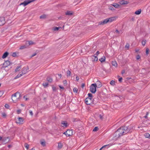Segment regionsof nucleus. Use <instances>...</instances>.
<instances>
[{
  "label": "nucleus",
  "mask_w": 150,
  "mask_h": 150,
  "mask_svg": "<svg viewBox=\"0 0 150 150\" xmlns=\"http://www.w3.org/2000/svg\"><path fill=\"white\" fill-rule=\"evenodd\" d=\"M132 127L131 126H122L119 128L113 135L117 139L127 133H130L132 132Z\"/></svg>",
  "instance_id": "nucleus-1"
},
{
  "label": "nucleus",
  "mask_w": 150,
  "mask_h": 150,
  "mask_svg": "<svg viewBox=\"0 0 150 150\" xmlns=\"http://www.w3.org/2000/svg\"><path fill=\"white\" fill-rule=\"evenodd\" d=\"M21 97V94L19 92H17L11 96V98L13 102L16 103L19 100Z\"/></svg>",
  "instance_id": "nucleus-2"
},
{
  "label": "nucleus",
  "mask_w": 150,
  "mask_h": 150,
  "mask_svg": "<svg viewBox=\"0 0 150 150\" xmlns=\"http://www.w3.org/2000/svg\"><path fill=\"white\" fill-rule=\"evenodd\" d=\"M28 69V67H24L22 69V71L19 73L15 78H17L20 77L26 74L27 72Z\"/></svg>",
  "instance_id": "nucleus-3"
},
{
  "label": "nucleus",
  "mask_w": 150,
  "mask_h": 150,
  "mask_svg": "<svg viewBox=\"0 0 150 150\" xmlns=\"http://www.w3.org/2000/svg\"><path fill=\"white\" fill-rule=\"evenodd\" d=\"M96 83L92 84L90 87V91L92 93H94L96 91Z\"/></svg>",
  "instance_id": "nucleus-4"
},
{
  "label": "nucleus",
  "mask_w": 150,
  "mask_h": 150,
  "mask_svg": "<svg viewBox=\"0 0 150 150\" xmlns=\"http://www.w3.org/2000/svg\"><path fill=\"white\" fill-rule=\"evenodd\" d=\"M10 140V138L8 137H4L2 140V143L3 144H5L8 143Z\"/></svg>",
  "instance_id": "nucleus-5"
},
{
  "label": "nucleus",
  "mask_w": 150,
  "mask_h": 150,
  "mask_svg": "<svg viewBox=\"0 0 150 150\" xmlns=\"http://www.w3.org/2000/svg\"><path fill=\"white\" fill-rule=\"evenodd\" d=\"M32 1H30L29 0H25L23 2L21 3L20 4V5H23L25 6Z\"/></svg>",
  "instance_id": "nucleus-6"
},
{
  "label": "nucleus",
  "mask_w": 150,
  "mask_h": 150,
  "mask_svg": "<svg viewBox=\"0 0 150 150\" xmlns=\"http://www.w3.org/2000/svg\"><path fill=\"white\" fill-rule=\"evenodd\" d=\"M69 125L66 121H62L61 122V126L64 127H67Z\"/></svg>",
  "instance_id": "nucleus-7"
},
{
  "label": "nucleus",
  "mask_w": 150,
  "mask_h": 150,
  "mask_svg": "<svg viewBox=\"0 0 150 150\" xmlns=\"http://www.w3.org/2000/svg\"><path fill=\"white\" fill-rule=\"evenodd\" d=\"M92 99L87 98L85 100V102L87 105H90L92 103Z\"/></svg>",
  "instance_id": "nucleus-8"
},
{
  "label": "nucleus",
  "mask_w": 150,
  "mask_h": 150,
  "mask_svg": "<svg viewBox=\"0 0 150 150\" xmlns=\"http://www.w3.org/2000/svg\"><path fill=\"white\" fill-rule=\"evenodd\" d=\"M10 64V61L8 60H6L3 64V66L2 68H6Z\"/></svg>",
  "instance_id": "nucleus-9"
},
{
  "label": "nucleus",
  "mask_w": 150,
  "mask_h": 150,
  "mask_svg": "<svg viewBox=\"0 0 150 150\" xmlns=\"http://www.w3.org/2000/svg\"><path fill=\"white\" fill-rule=\"evenodd\" d=\"M5 23V20L4 17H0V26L2 25Z\"/></svg>",
  "instance_id": "nucleus-10"
},
{
  "label": "nucleus",
  "mask_w": 150,
  "mask_h": 150,
  "mask_svg": "<svg viewBox=\"0 0 150 150\" xmlns=\"http://www.w3.org/2000/svg\"><path fill=\"white\" fill-rule=\"evenodd\" d=\"M108 23V20L107 18L99 22V24L103 25L107 23Z\"/></svg>",
  "instance_id": "nucleus-11"
},
{
  "label": "nucleus",
  "mask_w": 150,
  "mask_h": 150,
  "mask_svg": "<svg viewBox=\"0 0 150 150\" xmlns=\"http://www.w3.org/2000/svg\"><path fill=\"white\" fill-rule=\"evenodd\" d=\"M18 118V121L17 122V123L22 124L23 121V118L22 117H19Z\"/></svg>",
  "instance_id": "nucleus-12"
},
{
  "label": "nucleus",
  "mask_w": 150,
  "mask_h": 150,
  "mask_svg": "<svg viewBox=\"0 0 150 150\" xmlns=\"http://www.w3.org/2000/svg\"><path fill=\"white\" fill-rule=\"evenodd\" d=\"M129 2L127 1L121 0L119 2L120 4L121 5H125L128 4Z\"/></svg>",
  "instance_id": "nucleus-13"
},
{
  "label": "nucleus",
  "mask_w": 150,
  "mask_h": 150,
  "mask_svg": "<svg viewBox=\"0 0 150 150\" xmlns=\"http://www.w3.org/2000/svg\"><path fill=\"white\" fill-rule=\"evenodd\" d=\"M108 20V23H111L112 21L115 20L116 19V18L115 17H112L108 18H107Z\"/></svg>",
  "instance_id": "nucleus-14"
},
{
  "label": "nucleus",
  "mask_w": 150,
  "mask_h": 150,
  "mask_svg": "<svg viewBox=\"0 0 150 150\" xmlns=\"http://www.w3.org/2000/svg\"><path fill=\"white\" fill-rule=\"evenodd\" d=\"M72 131L71 130H67V134L68 137H70L72 135Z\"/></svg>",
  "instance_id": "nucleus-15"
},
{
  "label": "nucleus",
  "mask_w": 150,
  "mask_h": 150,
  "mask_svg": "<svg viewBox=\"0 0 150 150\" xmlns=\"http://www.w3.org/2000/svg\"><path fill=\"white\" fill-rule=\"evenodd\" d=\"M111 146L110 145L109 146V144H107L106 145H105L103 146L99 150H104L105 149H107L108 147H109L110 146Z\"/></svg>",
  "instance_id": "nucleus-16"
},
{
  "label": "nucleus",
  "mask_w": 150,
  "mask_h": 150,
  "mask_svg": "<svg viewBox=\"0 0 150 150\" xmlns=\"http://www.w3.org/2000/svg\"><path fill=\"white\" fill-rule=\"evenodd\" d=\"M96 87L100 88L102 86L101 83L99 81H97L96 83Z\"/></svg>",
  "instance_id": "nucleus-17"
},
{
  "label": "nucleus",
  "mask_w": 150,
  "mask_h": 150,
  "mask_svg": "<svg viewBox=\"0 0 150 150\" xmlns=\"http://www.w3.org/2000/svg\"><path fill=\"white\" fill-rule=\"evenodd\" d=\"M8 54H9V53H8V52H5L3 54L2 57L3 59H4V58H6V57H7V56L8 55Z\"/></svg>",
  "instance_id": "nucleus-18"
},
{
  "label": "nucleus",
  "mask_w": 150,
  "mask_h": 150,
  "mask_svg": "<svg viewBox=\"0 0 150 150\" xmlns=\"http://www.w3.org/2000/svg\"><path fill=\"white\" fill-rule=\"evenodd\" d=\"M141 11H142L141 9H139L135 11V14L136 15H139L141 13Z\"/></svg>",
  "instance_id": "nucleus-19"
},
{
  "label": "nucleus",
  "mask_w": 150,
  "mask_h": 150,
  "mask_svg": "<svg viewBox=\"0 0 150 150\" xmlns=\"http://www.w3.org/2000/svg\"><path fill=\"white\" fill-rule=\"evenodd\" d=\"M66 15L70 16L72 15L73 13L70 11H67L65 13Z\"/></svg>",
  "instance_id": "nucleus-20"
},
{
  "label": "nucleus",
  "mask_w": 150,
  "mask_h": 150,
  "mask_svg": "<svg viewBox=\"0 0 150 150\" xmlns=\"http://www.w3.org/2000/svg\"><path fill=\"white\" fill-rule=\"evenodd\" d=\"M105 56L102 57L100 59H99L100 61L101 62H104L105 60Z\"/></svg>",
  "instance_id": "nucleus-21"
},
{
  "label": "nucleus",
  "mask_w": 150,
  "mask_h": 150,
  "mask_svg": "<svg viewBox=\"0 0 150 150\" xmlns=\"http://www.w3.org/2000/svg\"><path fill=\"white\" fill-rule=\"evenodd\" d=\"M47 81L50 82H51L52 81V79L50 77H47Z\"/></svg>",
  "instance_id": "nucleus-22"
},
{
  "label": "nucleus",
  "mask_w": 150,
  "mask_h": 150,
  "mask_svg": "<svg viewBox=\"0 0 150 150\" xmlns=\"http://www.w3.org/2000/svg\"><path fill=\"white\" fill-rule=\"evenodd\" d=\"M112 5L114 6L115 7L117 8H118L120 6L119 4L116 3L114 4L113 5Z\"/></svg>",
  "instance_id": "nucleus-23"
},
{
  "label": "nucleus",
  "mask_w": 150,
  "mask_h": 150,
  "mask_svg": "<svg viewBox=\"0 0 150 150\" xmlns=\"http://www.w3.org/2000/svg\"><path fill=\"white\" fill-rule=\"evenodd\" d=\"M144 136L146 138L150 139V134L148 133H146L145 134Z\"/></svg>",
  "instance_id": "nucleus-24"
},
{
  "label": "nucleus",
  "mask_w": 150,
  "mask_h": 150,
  "mask_svg": "<svg viewBox=\"0 0 150 150\" xmlns=\"http://www.w3.org/2000/svg\"><path fill=\"white\" fill-rule=\"evenodd\" d=\"M21 66H18L15 69L16 72H17L19 71L20 69H21Z\"/></svg>",
  "instance_id": "nucleus-25"
},
{
  "label": "nucleus",
  "mask_w": 150,
  "mask_h": 150,
  "mask_svg": "<svg viewBox=\"0 0 150 150\" xmlns=\"http://www.w3.org/2000/svg\"><path fill=\"white\" fill-rule=\"evenodd\" d=\"M98 100V99L97 98H94L93 99V103L94 104H95L96 103Z\"/></svg>",
  "instance_id": "nucleus-26"
},
{
  "label": "nucleus",
  "mask_w": 150,
  "mask_h": 150,
  "mask_svg": "<svg viewBox=\"0 0 150 150\" xmlns=\"http://www.w3.org/2000/svg\"><path fill=\"white\" fill-rule=\"evenodd\" d=\"M112 65L113 66H117V63L116 61H113L112 62Z\"/></svg>",
  "instance_id": "nucleus-27"
},
{
  "label": "nucleus",
  "mask_w": 150,
  "mask_h": 150,
  "mask_svg": "<svg viewBox=\"0 0 150 150\" xmlns=\"http://www.w3.org/2000/svg\"><path fill=\"white\" fill-rule=\"evenodd\" d=\"M146 42V40L145 39H144L142 40V44L144 46Z\"/></svg>",
  "instance_id": "nucleus-28"
},
{
  "label": "nucleus",
  "mask_w": 150,
  "mask_h": 150,
  "mask_svg": "<svg viewBox=\"0 0 150 150\" xmlns=\"http://www.w3.org/2000/svg\"><path fill=\"white\" fill-rule=\"evenodd\" d=\"M71 72L69 70L67 71V76H70L71 74Z\"/></svg>",
  "instance_id": "nucleus-29"
},
{
  "label": "nucleus",
  "mask_w": 150,
  "mask_h": 150,
  "mask_svg": "<svg viewBox=\"0 0 150 150\" xmlns=\"http://www.w3.org/2000/svg\"><path fill=\"white\" fill-rule=\"evenodd\" d=\"M46 17V16L45 15H43L40 16V18L41 19H45Z\"/></svg>",
  "instance_id": "nucleus-30"
},
{
  "label": "nucleus",
  "mask_w": 150,
  "mask_h": 150,
  "mask_svg": "<svg viewBox=\"0 0 150 150\" xmlns=\"http://www.w3.org/2000/svg\"><path fill=\"white\" fill-rule=\"evenodd\" d=\"M26 48V47L25 45H23L20 47L19 48L20 50H23Z\"/></svg>",
  "instance_id": "nucleus-31"
},
{
  "label": "nucleus",
  "mask_w": 150,
  "mask_h": 150,
  "mask_svg": "<svg viewBox=\"0 0 150 150\" xmlns=\"http://www.w3.org/2000/svg\"><path fill=\"white\" fill-rule=\"evenodd\" d=\"M110 83L111 85L113 86L115 85V81L113 80H112L110 81Z\"/></svg>",
  "instance_id": "nucleus-32"
},
{
  "label": "nucleus",
  "mask_w": 150,
  "mask_h": 150,
  "mask_svg": "<svg viewBox=\"0 0 150 150\" xmlns=\"http://www.w3.org/2000/svg\"><path fill=\"white\" fill-rule=\"evenodd\" d=\"M73 91L74 92L76 93L78 91L77 88L76 87L74 88L73 89Z\"/></svg>",
  "instance_id": "nucleus-33"
},
{
  "label": "nucleus",
  "mask_w": 150,
  "mask_h": 150,
  "mask_svg": "<svg viewBox=\"0 0 150 150\" xmlns=\"http://www.w3.org/2000/svg\"><path fill=\"white\" fill-rule=\"evenodd\" d=\"M48 84V83L47 82H45V83H43L42 84V85L45 87L47 86Z\"/></svg>",
  "instance_id": "nucleus-34"
},
{
  "label": "nucleus",
  "mask_w": 150,
  "mask_h": 150,
  "mask_svg": "<svg viewBox=\"0 0 150 150\" xmlns=\"http://www.w3.org/2000/svg\"><path fill=\"white\" fill-rule=\"evenodd\" d=\"M61 28V27H55L54 28V31L58 30L59 29V28Z\"/></svg>",
  "instance_id": "nucleus-35"
},
{
  "label": "nucleus",
  "mask_w": 150,
  "mask_h": 150,
  "mask_svg": "<svg viewBox=\"0 0 150 150\" xmlns=\"http://www.w3.org/2000/svg\"><path fill=\"white\" fill-rule=\"evenodd\" d=\"M88 96L89 97L88 98H90L91 99H92V94H91V93H88Z\"/></svg>",
  "instance_id": "nucleus-36"
},
{
  "label": "nucleus",
  "mask_w": 150,
  "mask_h": 150,
  "mask_svg": "<svg viewBox=\"0 0 150 150\" xmlns=\"http://www.w3.org/2000/svg\"><path fill=\"white\" fill-rule=\"evenodd\" d=\"M98 128L97 127H96L94 128V129L93 130V131H94V132L96 131H98Z\"/></svg>",
  "instance_id": "nucleus-37"
},
{
  "label": "nucleus",
  "mask_w": 150,
  "mask_h": 150,
  "mask_svg": "<svg viewBox=\"0 0 150 150\" xmlns=\"http://www.w3.org/2000/svg\"><path fill=\"white\" fill-rule=\"evenodd\" d=\"M62 145L61 143H58V147H59L60 148H62Z\"/></svg>",
  "instance_id": "nucleus-38"
},
{
  "label": "nucleus",
  "mask_w": 150,
  "mask_h": 150,
  "mask_svg": "<svg viewBox=\"0 0 150 150\" xmlns=\"http://www.w3.org/2000/svg\"><path fill=\"white\" fill-rule=\"evenodd\" d=\"M129 46V45L128 43H127L125 45V47L128 49Z\"/></svg>",
  "instance_id": "nucleus-39"
},
{
  "label": "nucleus",
  "mask_w": 150,
  "mask_h": 150,
  "mask_svg": "<svg viewBox=\"0 0 150 150\" xmlns=\"http://www.w3.org/2000/svg\"><path fill=\"white\" fill-rule=\"evenodd\" d=\"M12 56L13 57H15L16 56V52H13L12 53Z\"/></svg>",
  "instance_id": "nucleus-40"
},
{
  "label": "nucleus",
  "mask_w": 150,
  "mask_h": 150,
  "mask_svg": "<svg viewBox=\"0 0 150 150\" xmlns=\"http://www.w3.org/2000/svg\"><path fill=\"white\" fill-rule=\"evenodd\" d=\"M5 107L6 108L8 109L9 107V106L8 104H6L5 105Z\"/></svg>",
  "instance_id": "nucleus-41"
},
{
  "label": "nucleus",
  "mask_w": 150,
  "mask_h": 150,
  "mask_svg": "<svg viewBox=\"0 0 150 150\" xmlns=\"http://www.w3.org/2000/svg\"><path fill=\"white\" fill-rule=\"evenodd\" d=\"M52 89L53 91H56L57 90L56 87L54 86L52 87Z\"/></svg>",
  "instance_id": "nucleus-42"
},
{
  "label": "nucleus",
  "mask_w": 150,
  "mask_h": 150,
  "mask_svg": "<svg viewBox=\"0 0 150 150\" xmlns=\"http://www.w3.org/2000/svg\"><path fill=\"white\" fill-rule=\"evenodd\" d=\"M149 50L148 48H146V54H148L149 53Z\"/></svg>",
  "instance_id": "nucleus-43"
},
{
  "label": "nucleus",
  "mask_w": 150,
  "mask_h": 150,
  "mask_svg": "<svg viewBox=\"0 0 150 150\" xmlns=\"http://www.w3.org/2000/svg\"><path fill=\"white\" fill-rule=\"evenodd\" d=\"M2 116L4 117H5L6 116V114L5 113H3L2 114Z\"/></svg>",
  "instance_id": "nucleus-44"
},
{
  "label": "nucleus",
  "mask_w": 150,
  "mask_h": 150,
  "mask_svg": "<svg viewBox=\"0 0 150 150\" xmlns=\"http://www.w3.org/2000/svg\"><path fill=\"white\" fill-rule=\"evenodd\" d=\"M25 147L27 149H28L29 148V145L26 144L25 145Z\"/></svg>",
  "instance_id": "nucleus-45"
},
{
  "label": "nucleus",
  "mask_w": 150,
  "mask_h": 150,
  "mask_svg": "<svg viewBox=\"0 0 150 150\" xmlns=\"http://www.w3.org/2000/svg\"><path fill=\"white\" fill-rule=\"evenodd\" d=\"M109 9L110 10H114V8L112 6H110L109 7Z\"/></svg>",
  "instance_id": "nucleus-46"
},
{
  "label": "nucleus",
  "mask_w": 150,
  "mask_h": 150,
  "mask_svg": "<svg viewBox=\"0 0 150 150\" xmlns=\"http://www.w3.org/2000/svg\"><path fill=\"white\" fill-rule=\"evenodd\" d=\"M149 114V112H146V116H144V118H146V119L147 118V115H148Z\"/></svg>",
  "instance_id": "nucleus-47"
},
{
  "label": "nucleus",
  "mask_w": 150,
  "mask_h": 150,
  "mask_svg": "<svg viewBox=\"0 0 150 150\" xmlns=\"http://www.w3.org/2000/svg\"><path fill=\"white\" fill-rule=\"evenodd\" d=\"M41 144L42 145V146H45V142H41Z\"/></svg>",
  "instance_id": "nucleus-48"
},
{
  "label": "nucleus",
  "mask_w": 150,
  "mask_h": 150,
  "mask_svg": "<svg viewBox=\"0 0 150 150\" xmlns=\"http://www.w3.org/2000/svg\"><path fill=\"white\" fill-rule=\"evenodd\" d=\"M140 58V56L139 55H138L137 56L136 59L137 60H138Z\"/></svg>",
  "instance_id": "nucleus-49"
},
{
  "label": "nucleus",
  "mask_w": 150,
  "mask_h": 150,
  "mask_svg": "<svg viewBox=\"0 0 150 150\" xmlns=\"http://www.w3.org/2000/svg\"><path fill=\"white\" fill-rule=\"evenodd\" d=\"M29 113L30 115H31V116H33V113L32 112V111L31 110L29 111Z\"/></svg>",
  "instance_id": "nucleus-50"
},
{
  "label": "nucleus",
  "mask_w": 150,
  "mask_h": 150,
  "mask_svg": "<svg viewBox=\"0 0 150 150\" xmlns=\"http://www.w3.org/2000/svg\"><path fill=\"white\" fill-rule=\"evenodd\" d=\"M28 43L29 44V45H32L33 44V42L32 41H30L28 42Z\"/></svg>",
  "instance_id": "nucleus-51"
},
{
  "label": "nucleus",
  "mask_w": 150,
  "mask_h": 150,
  "mask_svg": "<svg viewBox=\"0 0 150 150\" xmlns=\"http://www.w3.org/2000/svg\"><path fill=\"white\" fill-rule=\"evenodd\" d=\"M122 79V77H120L119 79V81H120V82H121Z\"/></svg>",
  "instance_id": "nucleus-52"
},
{
  "label": "nucleus",
  "mask_w": 150,
  "mask_h": 150,
  "mask_svg": "<svg viewBox=\"0 0 150 150\" xmlns=\"http://www.w3.org/2000/svg\"><path fill=\"white\" fill-rule=\"evenodd\" d=\"M120 32L121 31H119L118 30L116 29V30H115V32L117 33H120Z\"/></svg>",
  "instance_id": "nucleus-53"
},
{
  "label": "nucleus",
  "mask_w": 150,
  "mask_h": 150,
  "mask_svg": "<svg viewBox=\"0 0 150 150\" xmlns=\"http://www.w3.org/2000/svg\"><path fill=\"white\" fill-rule=\"evenodd\" d=\"M67 130L66 131V132H64L63 133V134L65 135L67 137H68L67 135Z\"/></svg>",
  "instance_id": "nucleus-54"
},
{
  "label": "nucleus",
  "mask_w": 150,
  "mask_h": 150,
  "mask_svg": "<svg viewBox=\"0 0 150 150\" xmlns=\"http://www.w3.org/2000/svg\"><path fill=\"white\" fill-rule=\"evenodd\" d=\"M36 53H35L33 54L30 57L31 58H32L34 56H35L36 55Z\"/></svg>",
  "instance_id": "nucleus-55"
},
{
  "label": "nucleus",
  "mask_w": 150,
  "mask_h": 150,
  "mask_svg": "<svg viewBox=\"0 0 150 150\" xmlns=\"http://www.w3.org/2000/svg\"><path fill=\"white\" fill-rule=\"evenodd\" d=\"M4 92L3 91H0V96H1L3 94Z\"/></svg>",
  "instance_id": "nucleus-56"
},
{
  "label": "nucleus",
  "mask_w": 150,
  "mask_h": 150,
  "mask_svg": "<svg viewBox=\"0 0 150 150\" xmlns=\"http://www.w3.org/2000/svg\"><path fill=\"white\" fill-rule=\"evenodd\" d=\"M79 80V77L78 76H77L76 77V81H78Z\"/></svg>",
  "instance_id": "nucleus-57"
},
{
  "label": "nucleus",
  "mask_w": 150,
  "mask_h": 150,
  "mask_svg": "<svg viewBox=\"0 0 150 150\" xmlns=\"http://www.w3.org/2000/svg\"><path fill=\"white\" fill-rule=\"evenodd\" d=\"M98 59L97 57H95L94 59V61H96L98 60Z\"/></svg>",
  "instance_id": "nucleus-58"
},
{
  "label": "nucleus",
  "mask_w": 150,
  "mask_h": 150,
  "mask_svg": "<svg viewBox=\"0 0 150 150\" xmlns=\"http://www.w3.org/2000/svg\"><path fill=\"white\" fill-rule=\"evenodd\" d=\"M85 86V84L84 83H82L81 84V87L82 88H83Z\"/></svg>",
  "instance_id": "nucleus-59"
},
{
  "label": "nucleus",
  "mask_w": 150,
  "mask_h": 150,
  "mask_svg": "<svg viewBox=\"0 0 150 150\" xmlns=\"http://www.w3.org/2000/svg\"><path fill=\"white\" fill-rule=\"evenodd\" d=\"M99 117L100 119H102L103 118V116L101 115H99Z\"/></svg>",
  "instance_id": "nucleus-60"
},
{
  "label": "nucleus",
  "mask_w": 150,
  "mask_h": 150,
  "mask_svg": "<svg viewBox=\"0 0 150 150\" xmlns=\"http://www.w3.org/2000/svg\"><path fill=\"white\" fill-rule=\"evenodd\" d=\"M125 73V71L124 70H123L121 72V74H123Z\"/></svg>",
  "instance_id": "nucleus-61"
},
{
  "label": "nucleus",
  "mask_w": 150,
  "mask_h": 150,
  "mask_svg": "<svg viewBox=\"0 0 150 150\" xmlns=\"http://www.w3.org/2000/svg\"><path fill=\"white\" fill-rule=\"evenodd\" d=\"M59 87L61 88V89H64V88L63 87H62L61 86H59Z\"/></svg>",
  "instance_id": "nucleus-62"
},
{
  "label": "nucleus",
  "mask_w": 150,
  "mask_h": 150,
  "mask_svg": "<svg viewBox=\"0 0 150 150\" xmlns=\"http://www.w3.org/2000/svg\"><path fill=\"white\" fill-rule=\"evenodd\" d=\"M131 20L132 21H134V17H132L131 18Z\"/></svg>",
  "instance_id": "nucleus-63"
},
{
  "label": "nucleus",
  "mask_w": 150,
  "mask_h": 150,
  "mask_svg": "<svg viewBox=\"0 0 150 150\" xmlns=\"http://www.w3.org/2000/svg\"><path fill=\"white\" fill-rule=\"evenodd\" d=\"M57 76H58L60 78L62 76L61 74H57Z\"/></svg>",
  "instance_id": "nucleus-64"
}]
</instances>
